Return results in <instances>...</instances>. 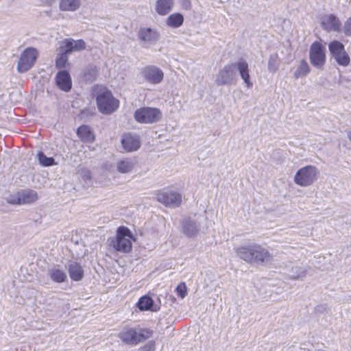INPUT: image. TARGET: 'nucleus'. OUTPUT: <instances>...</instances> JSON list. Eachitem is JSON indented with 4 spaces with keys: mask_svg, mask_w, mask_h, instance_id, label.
Listing matches in <instances>:
<instances>
[{
    "mask_svg": "<svg viewBox=\"0 0 351 351\" xmlns=\"http://www.w3.org/2000/svg\"><path fill=\"white\" fill-rule=\"evenodd\" d=\"M236 253L241 259L250 264L266 265L272 260L269 251L257 243L241 245Z\"/></svg>",
    "mask_w": 351,
    "mask_h": 351,
    "instance_id": "f257e3e1",
    "label": "nucleus"
},
{
    "mask_svg": "<svg viewBox=\"0 0 351 351\" xmlns=\"http://www.w3.org/2000/svg\"><path fill=\"white\" fill-rule=\"evenodd\" d=\"M152 330L146 328L125 326L119 334V339L125 344L136 346L149 339Z\"/></svg>",
    "mask_w": 351,
    "mask_h": 351,
    "instance_id": "f03ea898",
    "label": "nucleus"
},
{
    "mask_svg": "<svg viewBox=\"0 0 351 351\" xmlns=\"http://www.w3.org/2000/svg\"><path fill=\"white\" fill-rule=\"evenodd\" d=\"M108 241L110 242V246L115 251L128 253L132 250V241H134V239L132 232L128 228L120 226L117 230L116 237L112 238Z\"/></svg>",
    "mask_w": 351,
    "mask_h": 351,
    "instance_id": "7ed1b4c3",
    "label": "nucleus"
},
{
    "mask_svg": "<svg viewBox=\"0 0 351 351\" xmlns=\"http://www.w3.org/2000/svg\"><path fill=\"white\" fill-rule=\"evenodd\" d=\"M97 104L99 112L110 114L114 112L119 106V101L115 99L109 90L104 91L97 96Z\"/></svg>",
    "mask_w": 351,
    "mask_h": 351,
    "instance_id": "20e7f679",
    "label": "nucleus"
},
{
    "mask_svg": "<svg viewBox=\"0 0 351 351\" xmlns=\"http://www.w3.org/2000/svg\"><path fill=\"white\" fill-rule=\"evenodd\" d=\"M134 117L140 123H154L160 120L162 113L156 108L142 107L135 110Z\"/></svg>",
    "mask_w": 351,
    "mask_h": 351,
    "instance_id": "39448f33",
    "label": "nucleus"
},
{
    "mask_svg": "<svg viewBox=\"0 0 351 351\" xmlns=\"http://www.w3.org/2000/svg\"><path fill=\"white\" fill-rule=\"evenodd\" d=\"M328 49L331 57L339 66H348L350 64V58L340 41H331L328 45Z\"/></svg>",
    "mask_w": 351,
    "mask_h": 351,
    "instance_id": "423d86ee",
    "label": "nucleus"
},
{
    "mask_svg": "<svg viewBox=\"0 0 351 351\" xmlns=\"http://www.w3.org/2000/svg\"><path fill=\"white\" fill-rule=\"evenodd\" d=\"M237 75L233 63L225 65L216 75L215 83L217 86H231L235 84Z\"/></svg>",
    "mask_w": 351,
    "mask_h": 351,
    "instance_id": "0eeeda50",
    "label": "nucleus"
},
{
    "mask_svg": "<svg viewBox=\"0 0 351 351\" xmlns=\"http://www.w3.org/2000/svg\"><path fill=\"white\" fill-rule=\"evenodd\" d=\"M38 194L32 189H23L11 194L7 197V202L11 204H27L36 202Z\"/></svg>",
    "mask_w": 351,
    "mask_h": 351,
    "instance_id": "6e6552de",
    "label": "nucleus"
},
{
    "mask_svg": "<svg viewBox=\"0 0 351 351\" xmlns=\"http://www.w3.org/2000/svg\"><path fill=\"white\" fill-rule=\"evenodd\" d=\"M310 61L311 64L318 69H322L326 62V49L320 43L314 42L310 49Z\"/></svg>",
    "mask_w": 351,
    "mask_h": 351,
    "instance_id": "1a4fd4ad",
    "label": "nucleus"
},
{
    "mask_svg": "<svg viewBox=\"0 0 351 351\" xmlns=\"http://www.w3.org/2000/svg\"><path fill=\"white\" fill-rule=\"evenodd\" d=\"M38 58V51L34 47L25 49L21 54L18 62L17 69L20 73H24L29 70L34 65Z\"/></svg>",
    "mask_w": 351,
    "mask_h": 351,
    "instance_id": "9d476101",
    "label": "nucleus"
},
{
    "mask_svg": "<svg viewBox=\"0 0 351 351\" xmlns=\"http://www.w3.org/2000/svg\"><path fill=\"white\" fill-rule=\"evenodd\" d=\"M141 73L144 81L151 84H158L164 79L163 71L154 65L145 66L141 69Z\"/></svg>",
    "mask_w": 351,
    "mask_h": 351,
    "instance_id": "9b49d317",
    "label": "nucleus"
},
{
    "mask_svg": "<svg viewBox=\"0 0 351 351\" xmlns=\"http://www.w3.org/2000/svg\"><path fill=\"white\" fill-rule=\"evenodd\" d=\"M201 230V218L196 215L184 219L182 221V231L188 237L197 236Z\"/></svg>",
    "mask_w": 351,
    "mask_h": 351,
    "instance_id": "f8f14e48",
    "label": "nucleus"
},
{
    "mask_svg": "<svg viewBox=\"0 0 351 351\" xmlns=\"http://www.w3.org/2000/svg\"><path fill=\"white\" fill-rule=\"evenodd\" d=\"M156 198L159 202L165 206L173 208L179 206L182 202L181 194L173 191L159 193Z\"/></svg>",
    "mask_w": 351,
    "mask_h": 351,
    "instance_id": "ddd939ff",
    "label": "nucleus"
},
{
    "mask_svg": "<svg viewBox=\"0 0 351 351\" xmlns=\"http://www.w3.org/2000/svg\"><path fill=\"white\" fill-rule=\"evenodd\" d=\"M233 65L235 66V73L239 72L241 78L243 80L245 86L250 88L253 86V83L251 81L250 69L248 63L243 59L234 62Z\"/></svg>",
    "mask_w": 351,
    "mask_h": 351,
    "instance_id": "4468645a",
    "label": "nucleus"
},
{
    "mask_svg": "<svg viewBox=\"0 0 351 351\" xmlns=\"http://www.w3.org/2000/svg\"><path fill=\"white\" fill-rule=\"evenodd\" d=\"M138 38L144 47H148L151 44L158 40L157 32L149 27L141 28L138 33Z\"/></svg>",
    "mask_w": 351,
    "mask_h": 351,
    "instance_id": "2eb2a0df",
    "label": "nucleus"
},
{
    "mask_svg": "<svg viewBox=\"0 0 351 351\" xmlns=\"http://www.w3.org/2000/svg\"><path fill=\"white\" fill-rule=\"evenodd\" d=\"M321 25L327 32H339L341 29V23L334 14L325 15L322 18Z\"/></svg>",
    "mask_w": 351,
    "mask_h": 351,
    "instance_id": "dca6fc26",
    "label": "nucleus"
},
{
    "mask_svg": "<svg viewBox=\"0 0 351 351\" xmlns=\"http://www.w3.org/2000/svg\"><path fill=\"white\" fill-rule=\"evenodd\" d=\"M121 142L123 148L128 152L136 151L141 146L138 136L130 133L124 134Z\"/></svg>",
    "mask_w": 351,
    "mask_h": 351,
    "instance_id": "f3484780",
    "label": "nucleus"
},
{
    "mask_svg": "<svg viewBox=\"0 0 351 351\" xmlns=\"http://www.w3.org/2000/svg\"><path fill=\"white\" fill-rule=\"evenodd\" d=\"M56 83L60 89L69 92L72 87V81L69 73L65 70L59 71L56 75Z\"/></svg>",
    "mask_w": 351,
    "mask_h": 351,
    "instance_id": "a211bd4d",
    "label": "nucleus"
},
{
    "mask_svg": "<svg viewBox=\"0 0 351 351\" xmlns=\"http://www.w3.org/2000/svg\"><path fill=\"white\" fill-rule=\"evenodd\" d=\"M86 48L85 42L79 39L75 40L72 38L66 39L64 42V45L61 47L63 53L69 54L73 51H79Z\"/></svg>",
    "mask_w": 351,
    "mask_h": 351,
    "instance_id": "6ab92c4d",
    "label": "nucleus"
},
{
    "mask_svg": "<svg viewBox=\"0 0 351 351\" xmlns=\"http://www.w3.org/2000/svg\"><path fill=\"white\" fill-rule=\"evenodd\" d=\"M68 271L72 280L80 281L84 277V269L80 264L71 261L68 264Z\"/></svg>",
    "mask_w": 351,
    "mask_h": 351,
    "instance_id": "aec40b11",
    "label": "nucleus"
},
{
    "mask_svg": "<svg viewBox=\"0 0 351 351\" xmlns=\"http://www.w3.org/2000/svg\"><path fill=\"white\" fill-rule=\"evenodd\" d=\"M77 135L84 143H92L95 140V135L90 127L82 125L77 129Z\"/></svg>",
    "mask_w": 351,
    "mask_h": 351,
    "instance_id": "412c9836",
    "label": "nucleus"
},
{
    "mask_svg": "<svg viewBox=\"0 0 351 351\" xmlns=\"http://www.w3.org/2000/svg\"><path fill=\"white\" fill-rule=\"evenodd\" d=\"M135 164L134 159L124 158L117 162V169L121 173H128L134 169Z\"/></svg>",
    "mask_w": 351,
    "mask_h": 351,
    "instance_id": "4be33fe9",
    "label": "nucleus"
},
{
    "mask_svg": "<svg viewBox=\"0 0 351 351\" xmlns=\"http://www.w3.org/2000/svg\"><path fill=\"white\" fill-rule=\"evenodd\" d=\"M173 5V0H156V12L161 16L170 12Z\"/></svg>",
    "mask_w": 351,
    "mask_h": 351,
    "instance_id": "5701e85b",
    "label": "nucleus"
},
{
    "mask_svg": "<svg viewBox=\"0 0 351 351\" xmlns=\"http://www.w3.org/2000/svg\"><path fill=\"white\" fill-rule=\"evenodd\" d=\"M81 5V0H60L59 8L64 12H75Z\"/></svg>",
    "mask_w": 351,
    "mask_h": 351,
    "instance_id": "b1692460",
    "label": "nucleus"
},
{
    "mask_svg": "<svg viewBox=\"0 0 351 351\" xmlns=\"http://www.w3.org/2000/svg\"><path fill=\"white\" fill-rule=\"evenodd\" d=\"M50 279L56 283H62L67 280L66 272L59 268L53 267L48 271Z\"/></svg>",
    "mask_w": 351,
    "mask_h": 351,
    "instance_id": "393cba45",
    "label": "nucleus"
},
{
    "mask_svg": "<svg viewBox=\"0 0 351 351\" xmlns=\"http://www.w3.org/2000/svg\"><path fill=\"white\" fill-rule=\"evenodd\" d=\"M154 300L148 295H144L139 298L137 302V306L141 311H157L159 308H153Z\"/></svg>",
    "mask_w": 351,
    "mask_h": 351,
    "instance_id": "a878e982",
    "label": "nucleus"
},
{
    "mask_svg": "<svg viewBox=\"0 0 351 351\" xmlns=\"http://www.w3.org/2000/svg\"><path fill=\"white\" fill-rule=\"evenodd\" d=\"M184 22V17L180 13H173L170 14L167 19V25L173 28L180 27Z\"/></svg>",
    "mask_w": 351,
    "mask_h": 351,
    "instance_id": "bb28decb",
    "label": "nucleus"
},
{
    "mask_svg": "<svg viewBox=\"0 0 351 351\" xmlns=\"http://www.w3.org/2000/svg\"><path fill=\"white\" fill-rule=\"evenodd\" d=\"M294 180L295 183L299 185H307V166H305L298 171L295 176Z\"/></svg>",
    "mask_w": 351,
    "mask_h": 351,
    "instance_id": "cd10ccee",
    "label": "nucleus"
},
{
    "mask_svg": "<svg viewBox=\"0 0 351 351\" xmlns=\"http://www.w3.org/2000/svg\"><path fill=\"white\" fill-rule=\"evenodd\" d=\"M97 75V69L95 65H88L86 67L83 77L87 82H93L96 80Z\"/></svg>",
    "mask_w": 351,
    "mask_h": 351,
    "instance_id": "c85d7f7f",
    "label": "nucleus"
},
{
    "mask_svg": "<svg viewBox=\"0 0 351 351\" xmlns=\"http://www.w3.org/2000/svg\"><path fill=\"white\" fill-rule=\"evenodd\" d=\"M37 158L39 164L43 167H50L56 164L53 158L47 157L43 152L38 153Z\"/></svg>",
    "mask_w": 351,
    "mask_h": 351,
    "instance_id": "c756f323",
    "label": "nucleus"
},
{
    "mask_svg": "<svg viewBox=\"0 0 351 351\" xmlns=\"http://www.w3.org/2000/svg\"><path fill=\"white\" fill-rule=\"evenodd\" d=\"M280 60L277 53H273L269 56L268 61V71L271 73L276 71L279 67Z\"/></svg>",
    "mask_w": 351,
    "mask_h": 351,
    "instance_id": "7c9ffc66",
    "label": "nucleus"
},
{
    "mask_svg": "<svg viewBox=\"0 0 351 351\" xmlns=\"http://www.w3.org/2000/svg\"><path fill=\"white\" fill-rule=\"evenodd\" d=\"M307 73V63L305 60L301 61L300 66L294 72L295 78L302 77Z\"/></svg>",
    "mask_w": 351,
    "mask_h": 351,
    "instance_id": "2f4dec72",
    "label": "nucleus"
},
{
    "mask_svg": "<svg viewBox=\"0 0 351 351\" xmlns=\"http://www.w3.org/2000/svg\"><path fill=\"white\" fill-rule=\"evenodd\" d=\"M318 174L319 171L316 167L308 165V185L317 180Z\"/></svg>",
    "mask_w": 351,
    "mask_h": 351,
    "instance_id": "473e14b6",
    "label": "nucleus"
},
{
    "mask_svg": "<svg viewBox=\"0 0 351 351\" xmlns=\"http://www.w3.org/2000/svg\"><path fill=\"white\" fill-rule=\"evenodd\" d=\"M176 291L177 293L178 296H179L181 298H184L186 295V293H187V289L185 285V283H184V282L180 283L177 286V287L176 289Z\"/></svg>",
    "mask_w": 351,
    "mask_h": 351,
    "instance_id": "72a5a7b5",
    "label": "nucleus"
},
{
    "mask_svg": "<svg viewBox=\"0 0 351 351\" xmlns=\"http://www.w3.org/2000/svg\"><path fill=\"white\" fill-rule=\"evenodd\" d=\"M67 54L63 53L62 51V55L56 58V66L57 68L62 69L64 68L66 65V63L67 62Z\"/></svg>",
    "mask_w": 351,
    "mask_h": 351,
    "instance_id": "f704fd0d",
    "label": "nucleus"
},
{
    "mask_svg": "<svg viewBox=\"0 0 351 351\" xmlns=\"http://www.w3.org/2000/svg\"><path fill=\"white\" fill-rule=\"evenodd\" d=\"M342 30L345 35L351 36V16L345 22Z\"/></svg>",
    "mask_w": 351,
    "mask_h": 351,
    "instance_id": "c9c22d12",
    "label": "nucleus"
},
{
    "mask_svg": "<svg viewBox=\"0 0 351 351\" xmlns=\"http://www.w3.org/2000/svg\"><path fill=\"white\" fill-rule=\"evenodd\" d=\"M180 4L183 9L189 10L191 8V3L190 0H180Z\"/></svg>",
    "mask_w": 351,
    "mask_h": 351,
    "instance_id": "e433bc0d",
    "label": "nucleus"
},
{
    "mask_svg": "<svg viewBox=\"0 0 351 351\" xmlns=\"http://www.w3.org/2000/svg\"><path fill=\"white\" fill-rule=\"evenodd\" d=\"M81 176H82L83 180L85 181H87V180L90 181L91 180L90 172L88 170H83L81 172Z\"/></svg>",
    "mask_w": 351,
    "mask_h": 351,
    "instance_id": "4c0bfd02",
    "label": "nucleus"
},
{
    "mask_svg": "<svg viewBox=\"0 0 351 351\" xmlns=\"http://www.w3.org/2000/svg\"><path fill=\"white\" fill-rule=\"evenodd\" d=\"M311 351H324V350H322L320 348H317V349H315L314 350H311Z\"/></svg>",
    "mask_w": 351,
    "mask_h": 351,
    "instance_id": "58836bf2",
    "label": "nucleus"
},
{
    "mask_svg": "<svg viewBox=\"0 0 351 351\" xmlns=\"http://www.w3.org/2000/svg\"><path fill=\"white\" fill-rule=\"evenodd\" d=\"M324 308V306H317V311H319V308Z\"/></svg>",
    "mask_w": 351,
    "mask_h": 351,
    "instance_id": "ea45409f",
    "label": "nucleus"
}]
</instances>
